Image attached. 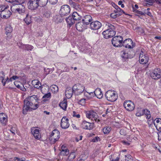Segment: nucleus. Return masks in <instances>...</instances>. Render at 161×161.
Segmentation results:
<instances>
[{
  "label": "nucleus",
  "instance_id": "f257e3e1",
  "mask_svg": "<svg viewBox=\"0 0 161 161\" xmlns=\"http://www.w3.org/2000/svg\"><path fill=\"white\" fill-rule=\"evenodd\" d=\"M40 100L38 95H33L26 98L24 101L23 114H26L28 111L37 109L40 103Z\"/></svg>",
  "mask_w": 161,
  "mask_h": 161
},
{
  "label": "nucleus",
  "instance_id": "f03ea898",
  "mask_svg": "<svg viewBox=\"0 0 161 161\" xmlns=\"http://www.w3.org/2000/svg\"><path fill=\"white\" fill-rule=\"evenodd\" d=\"M106 99L111 102L116 101L118 98V94L116 92L112 90L108 91L105 93Z\"/></svg>",
  "mask_w": 161,
  "mask_h": 161
},
{
  "label": "nucleus",
  "instance_id": "7ed1b4c3",
  "mask_svg": "<svg viewBox=\"0 0 161 161\" xmlns=\"http://www.w3.org/2000/svg\"><path fill=\"white\" fill-rule=\"evenodd\" d=\"M148 56L144 49H142L140 52L139 57L140 63L142 64H146L148 61Z\"/></svg>",
  "mask_w": 161,
  "mask_h": 161
},
{
  "label": "nucleus",
  "instance_id": "20e7f679",
  "mask_svg": "<svg viewBox=\"0 0 161 161\" xmlns=\"http://www.w3.org/2000/svg\"><path fill=\"white\" fill-rule=\"evenodd\" d=\"M70 11V8L69 6L67 4L64 5L61 7L59 14L61 17H63L68 15Z\"/></svg>",
  "mask_w": 161,
  "mask_h": 161
},
{
  "label": "nucleus",
  "instance_id": "39448f33",
  "mask_svg": "<svg viewBox=\"0 0 161 161\" xmlns=\"http://www.w3.org/2000/svg\"><path fill=\"white\" fill-rule=\"evenodd\" d=\"M74 93L76 95H79L82 93L85 90L84 86L80 84H77L73 86Z\"/></svg>",
  "mask_w": 161,
  "mask_h": 161
},
{
  "label": "nucleus",
  "instance_id": "423d86ee",
  "mask_svg": "<svg viewBox=\"0 0 161 161\" xmlns=\"http://www.w3.org/2000/svg\"><path fill=\"white\" fill-rule=\"evenodd\" d=\"M60 133L58 130L55 129L51 133L50 138L51 144H54L60 138Z\"/></svg>",
  "mask_w": 161,
  "mask_h": 161
},
{
  "label": "nucleus",
  "instance_id": "0eeeda50",
  "mask_svg": "<svg viewBox=\"0 0 161 161\" xmlns=\"http://www.w3.org/2000/svg\"><path fill=\"white\" fill-rule=\"evenodd\" d=\"M123 41V37L121 36H114L112 38V43L114 47H121Z\"/></svg>",
  "mask_w": 161,
  "mask_h": 161
},
{
  "label": "nucleus",
  "instance_id": "6e6552de",
  "mask_svg": "<svg viewBox=\"0 0 161 161\" xmlns=\"http://www.w3.org/2000/svg\"><path fill=\"white\" fill-rule=\"evenodd\" d=\"M150 76L153 79H158L161 77V70L159 68L155 69L151 73Z\"/></svg>",
  "mask_w": 161,
  "mask_h": 161
},
{
  "label": "nucleus",
  "instance_id": "1a4fd4ad",
  "mask_svg": "<svg viewBox=\"0 0 161 161\" xmlns=\"http://www.w3.org/2000/svg\"><path fill=\"white\" fill-rule=\"evenodd\" d=\"M123 105L125 108L129 111H133L135 108L134 103L130 100L125 101Z\"/></svg>",
  "mask_w": 161,
  "mask_h": 161
},
{
  "label": "nucleus",
  "instance_id": "9d476101",
  "mask_svg": "<svg viewBox=\"0 0 161 161\" xmlns=\"http://www.w3.org/2000/svg\"><path fill=\"white\" fill-rule=\"evenodd\" d=\"M94 124L93 123H91L84 120L82 122L80 127L84 129L91 130L94 128Z\"/></svg>",
  "mask_w": 161,
  "mask_h": 161
},
{
  "label": "nucleus",
  "instance_id": "9b49d317",
  "mask_svg": "<svg viewBox=\"0 0 161 161\" xmlns=\"http://www.w3.org/2000/svg\"><path fill=\"white\" fill-rule=\"evenodd\" d=\"M10 9L11 10H17L19 14L24 13L25 11V7L22 4H19L18 5H14L12 6Z\"/></svg>",
  "mask_w": 161,
  "mask_h": 161
},
{
  "label": "nucleus",
  "instance_id": "f8f14e48",
  "mask_svg": "<svg viewBox=\"0 0 161 161\" xmlns=\"http://www.w3.org/2000/svg\"><path fill=\"white\" fill-rule=\"evenodd\" d=\"M101 26V23L98 21L92 22L90 24V28L93 30H97L100 29Z\"/></svg>",
  "mask_w": 161,
  "mask_h": 161
},
{
  "label": "nucleus",
  "instance_id": "ddd939ff",
  "mask_svg": "<svg viewBox=\"0 0 161 161\" xmlns=\"http://www.w3.org/2000/svg\"><path fill=\"white\" fill-rule=\"evenodd\" d=\"M31 132L36 139L39 140L41 138V135L39 129L33 127L31 129Z\"/></svg>",
  "mask_w": 161,
  "mask_h": 161
},
{
  "label": "nucleus",
  "instance_id": "4468645a",
  "mask_svg": "<svg viewBox=\"0 0 161 161\" xmlns=\"http://www.w3.org/2000/svg\"><path fill=\"white\" fill-rule=\"evenodd\" d=\"M28 7L31 9H35L39 6L37 0H30L28 3Z\"/></svg>",
  "mask_w": 161,
  "mask_h": 161
},
{
  "label": "nucleus",
  "instance_id": "2eb2a0df",
  "mask_svg": "<svg viewBox=\"0 0 161 161\" xmlns=\"http://www.w3.org/2000/svg\"><path fill=\"white\" fill-rule=\"evenodd\" d=\"M122 46L126 48H131L133 47V41L130 39H125L123 42Z\"/></svg>",
  "mask_w": 161,
  "mask_h": 161
},
{
  "label": "nucleus",
  "instance_id": "dca6fc26",
  "mask_svg": "<svg viewBox=\"0 0 161 161\" xmlns=\"http://www.w3.org/2000/svg\"><path fill=\"white\" fill-rule=\"evenodd\" d=\"M8 9H3V11L1 12L0 16L3 19H7L9 18L12 14L11 12Z\"/></svg>",
  "mask_w": 161,
  "mask_h": 161
},
{
  "label": "nucleus",
  "instance_id": "f3484780",
  "mask_svg": "<svg viewBox=\"0 0 161 161\" xmlns=\"http://www.w3.org/2000/svg\"><path fill=\"white\" fill-rule=\"evenodd\" d=\"M69 119L66 117H64L61 120V126L62 129H66L69 127Z\"/></svg>",
  "mask_w": 161,
  "mask_h": 161
},
{
  "label": "nucleus",
  "instance_id": "a211bd4d",
  "mask_svg": "<svg viewBox=\"0 0 161 161\" xmlns=\"http://www.w3.org/2000/svg\"><path fill=\"white\" fill-rule=\"evenodd\" d=\"M0 121L3 125H6L8 122V117L3 113H0Z\"/></svg>",
  "mask_w": 161,
  "mask_h": 161
},
{
  "label": "nucleus",
  "instance_id": "6ab92c4d",
  "mask_svg": "<svg viewBox=\"0 0 161 161\" xmlns=\"http://www.w3.org/2000/svg\"><path fill=\"white\" fill-rule=\"evenodd\" d=\"M73 93H74L73 88L70 87H67L65 91V95L68 98L72 97Z\"/></svg>",
  "mask_w": 161,
  "mask_h": 161
},
{
  "label": "nucleus",
  "instance_id": "aec40b11",
  "mask_svg": "<svg viewBox=\"0 0 161 161\" xmlns=\"http://www.w3.org/2000/svg\"><path fill=\"white\" fill-rule=\"evenodd\" d=\"M92 20V17L90 15H86L82 19L83 23L86 25H88L89 22Z\"/></svg>",
  "mask_w": 161,
  "mask_h": 161
},
{
  "label": "nucleus",
  "instance_id": "412c9836",
  "mask_svg": "<svg viewBox=\"0 0 161 161\" xmlns=\"http://www.w3.org/2000/svg\"><path fill=\"white\" fill-rule=\"evenodd\" d=\"M31 83L34 87L37 89L40 88L42 86L41 83L37 80H32Z\"/></svg>",
  "mask_w": 161,
  "mask_h": 161
},
{
  "label": "nucleus",
  "instance_id": "4be33fe9",
  "mask_svg": "<svg viewBox=\"0 0 161 161\" xmlns=\"http://www.w3.org/2000/svg\"><path fill=\"white\" fill-rule=\"evenodd\" d=\"M95 95L99 99H101L103 97V94L101 90L99 88H97L94 92Z\"/></svg>",
  "mask_w": 161,
  "mask_h": 161
},
{
  "label": "nucleus",
  "instance_id": "5701e85b",
  "mask_svg": "<svg viewBox=\"0 0 161 161\" xmlns=\"http://www.w3.org/2000/svg\"><path fill=\"white\" fill-rule=\"evenodd\" d=\"M59 105L63 109L66 110L67 106L66 100L64 99L62 101L59 103Z\"/></svg>",
  "mask_w": 161,
  "mask_h": 161
},
{
  "label": "nucleus",
  "instance_id": "b1692460",
  "mask_svg": "<svg viewBox=\"0 0 161 161\" xmlns=\"http://www.w3.org/2000/svg\"><path fill=\"white\" fill-rule=\"evenodd\" d=\"M51 97V95L50 92L46 94L42 97V98L43 99V100L42 102H43L42 103H43L44 102L48 101L50 99Z\"/></svg>",
  "mask_w": 161,
  "mask_h": 161
},
{
  "label": "nucleus",
  "instance_id": "393cba45",
  "mask_svg": "<svg viewBox=\"0 0 161 161\" xmlns=\"http://www.w3.org/2000/svg\"><path fill=\"white\" fill-rule=\"evenodd\" d=\"M86 117L92 120L93 117L97 116V113L93 111L88 112L86 114Z\"/></svg>",
  "mask_w": 161,
  "mask_h": 161
},
{
  "label": "nucleus",
  "instance_id": "a878e982",
  "mask_svg": "<svg viewBox=\"0 0 161 161\" xmlns=\"http://www.w3.org/2000/svg\"><path fill=\"white\" fill-rule=\"evenodd\" d=\"M68 24L70 26L72 25L75 23V20L72 16H69L66 19Z\"/></svg>",
  "mask_w": 161,
  "mask_h": 161
},
{
  "label": "nucleus",
  "instance_id": "bb28decb",
  "mask_svg": "<svg viewBox=\"0 0 161 161\" xmlns=\"http://www.w3.org/2000/svg\"><path fill=\"white\" fill-rule=\"evenodd\" d=\"M83 24V22H78L77 23L76 25V29L80 31H82L84 29V27Z\"/></svg>",
  "mask_w": 161,
  "mask_h": 161
},
{
  "label": "nucleus",
  "instance_id": "cd10ccee",
  "mask_svg": "<svg viewBox=\"0 0 161 161\" xmlns=\"http://www.w3.org/2000/svg\"><path fill=\"white\" fill-rule=\"evenodd\" d=\"M39 6L44 7L45 6L48 2V0H37Z\"/></svg>",
  "mask_w": 161,
  "mask_h": 161
},
{
  "label": "nucleus",
  "instance_id": "c85d7f7f",
  "mask_svg": "<svg viewBox=\"0 0 161 161\" xmlns=\"http://www.w3.org/2000/svg\"><path fill=\"white\" fill-rule=\"evenodd\" d=\"M72 16L75 21L79 20L81 18V17L76 12H73Z\"/></svg>",
  "mask_w": 161,
  "mask_h": 161
},
{
  "label": "nucleus",
  "instance_id": "c756f323",
  "mask_svg": "<svg viewBox=\"0 0 161 161\" xmlns=\"http://www.w3.org/2000/svg\"><path fill=\"white\" fill-rule=\"evenodd\" d=\"M75 157V152H71L68 156V160L69 161H73Z\"/></svg>",
  "mask_w": 161,
  "mask_h": 161
},
{
  "label": "nucleus",
  "instance_id": "7c9ffc66",
  "mask_svg": "<svg viewBox=\"0 0 161 161\" xmlns=\"http://www.w3.org/2000/svg\"><path fill=\"white\" fill-rule=\"evenodd\" d=\"M17 81H15L14 82V84L17 87V88L19 89L22 91L25 92L26 91V88L24 86L22 85V84L19 85L17 84L18 83Z\"/></svg>",
  "mask_w": 161,
  "mask_h": 161
},
{
  "label": "nucleus",
  "instance_id": "2f4dec72",
  "mask_svg": "<svg viewBox=\"0 0 161 161\" xmlns=\"http://www.w3.org/2000/svg\"><path fill=\"white\" fill-rule=\"evenodd\" d=\"M121 57L123 61H125L129 57L128 54L125 51H122Z\"/></svg>",
  "mask_w": 161,
  "mask_h": 161
},
{
  "label": "nucleus",
  "instance_id": "473e14b6",
  "mask_svg": "<svg viewBox=\"0 0 161 161\" xmlns=\"http://www.w3.org/2000/svg\"><path fill=\"white\" fill-rule=\"evenodd\" d=\"M31 15H29L28 14H27L26 15V17L24 20L27 25H29L31 23Z\"/></svg>",
  "mask_w": 161,
  "mask_h": 161
},
{
  "label": "nucleus",
  "instance_id": "72a5a7b5",
  "mask_svg": "<svg viewBox=\"0 0 161 161\" xmlns=\"http://www.w3.org/2000/svg\"><path fill=\"white\" fill-rule=\"evenodd\" d=\"M111 130V128L109 126H106L103 128L102 130L104 134H108Z\"/></svg>",
  "mask_w": 161,
  "mask_h": 161
},
{
  "label": "nucleus",
  "instance_id": "f704fd0d",
  "mask_svg": "<svg viewBox=\"0 0 161 161\" xmlns=\"http://www.w3.org/2000/svg\"><path fill=\"white\" fill-rule=\"evenodd\" d=\"M143 115L145 114L146 116V118L150 119L151 117L150 112L147 109H143Z\"/></svg>",
  "mask_w": 161,
  "mask_h": 161
},
{
  "label": "nucleus",
  "instance_id": "c9c22d12",
  "mask_svg": "<svg viewBox=\"0 0 161 161\" xmlns=\"http://www.w3.org/2000/svg\"><path fill=\"white\" fill-rule=\"evenodd\" d=\"M51 14V12L49 10H47L44 11L43 14V16L44 17L49 18L50 17Z\"/></svg>",
  "mask_w": 161,
  "mask_h": 161
},
{
  "label": "nucleus",
  "instance_id": "e433bc0d",
  "mask_svg": "<svg viewBox=\"0 0 161 161\" xmlns=\"http://www.w3.org/2000/svg\"><path fill=\"white\" fill-rule=\"evenodd\" d=\"M106 25L108 26V29L107 30H109L111 31H115V27L114 25L108 23Z\"/></svg>",
  "mask_w": 161,
  "mask_h": 161
},
{
  "label": "nucleus",
  "instance_id": "4c0bfd02",
  "mask_svg": "<svg viewBox=\"0 0 161 161\" xmlns=\"http://www.w3.org/2000/svg\"><path fill=\"white\" fill-rule=\"evenodd\" d=\"M60 17L59 16H56L54 18V19H55V21L57 23H60L63 21L64 19L63 17H61V18H60Z\"/></svg>",
  "mask_w": 161,
  "mask_h": 161
},
{
  "label": "nucleus",
  "instance_id": "58836bf2",
  "mask_svg": "<svg viewBox=\"0 0 161 161\" xmlns=\"http://www.w3.org/2000/svg\"><path fill=\"white\" fill-rule=\"evenodd\" d=\"M9 8V6L6 4L0 5V12H2L4 9H8Z\"/></svg>",
  "mask_w": 161,
  "mask_h": 161
},
{
  "label": "nucleus",
  "instance_id": "ea45409f",
  "mask_svg": "<svg viewBox=\"0 0 161 161\" xmlns=\"http://www.w3.org/2000/svg\"><path fill=\"white\" fill-rule=\"evenodd\" d=\"M5 30L7 33H10L12 32L13 29L10 25H8L6 27Z\"/></svg>",
  "mask_w": 161,
  "mask_h": 161
},
{
  "label": "nucleus",
  "instance_id": "a19ab883",
  "mask_svg": "<svg viewBox=\"0 0 161 161\" xmlns=\"http://www.w3.org/2000/svg\"><path fill=\"white\" fill-rule=\"evenodd\" d=\"M111 31L109 30H105L104 31L103 33L102 34L104 36V37L105 38L107 39V36H108V35L109 34V33Z\"/></svg>",
  "mask_w": 161,
  "mask_h": 161
},
{
  "label": "nucleus",
  "instance_id": "79ce46f5",
  "mask_svg": "<svg viewBox=\"0 0 161 161\" xmlns=\"http://www.w3.org/2000/svg\"><path fill=\"white\" fill-rule=\"evenodd\" d=\"M132 8L133 12H135L136 14H139L141 15H145V14L143 13V12L138 10L137 9H135V7H134L133 6H132Z\"/></svg>",
  "mask_w": 161,
  "mask_h": 161
},
{
  "label": "nucleus",
  "instance_id": "37998d69",
  "mask_svg": "<svg viewBox=\"0 0 161 161\" xmlns=\"http://www.w3.org/2000/svg\"><path fill=\"white\" fill-rule=\"evenodd\" d=\"M69 153V151L68 149L62 150H61L60 152V154L63 155H67Z\"/></svg>",
  "mask_w": 161,
  "mask_h": 161
},
{
  "label": "nucleus",
  "instance_id": "c03bdc74",
  "mask_svg": "<svg viewBox=\"0 0 161 161\" xmlns=\"http://www.w3.org/2000/svg\"><path fill=\"white\" fill-rule=\"evenodd\" d=\"M125 161H133L132 157L130 155H125Z\"/></svg>",
  "mask_w": 161,
  "mask_h": 161
},
{
  "label": "nucleus",
  "instance_id": "a18cd8bd",
  "mask_svg": "<svg viewBox=\"0 0 161 161\" xmlns=\"http://www.w3.org/2000/svg\"><path fill=\"white\" fill-rule=\"evenodd\" d=\"M154 124L156 129L159 131L161 132V121L160 123L156 124L155 122H154Z\"/></svg>",
  "mask_w": 161,
  "mask_h": 161
},
{
  "label": "nucleus",
  "instance_id": "49530a36",
  "mask_svg": "<svg viewBox=\"0 0 161 161\" xmlns=\"http://www.w3.org/2000/svg\"><path fill=\"white\" fill-rule=\"evenodd\" d=\"M143 115V110L139 109L138 110L136 113V115L138 117L141 116Z\"/></svg>",
  "mask_w": 161,
  "mask_h": 161
},
{
  "label": "nucleus",
  "instance_id": "de8ad7c7",
  "mask_svg": "<svg viewBox=\"0 0 161 161\" xmlns=\"http://www.w3.org/2000/svg\"><path fill=\"white\" fill-rule=\"evenodd\" d=\"M115 34L116 32L115 31H111L110 32H109L108 36H107V39L113 37L115 35Z\"/></svg>",
  "mask_w": 161,
  "mask_h": 161
},
{
  "label": "nucleus",
  "instance_id": "09e8293b",
  "mask_svg": "<svg viewBox=\"0 0 161 161\" xmlns=\"http://www.w3.org/2000/svg\"><path fill=\"white\" fill-rule=\"evenodd\" d=\"M51 90L54 93L57 92L58 91V88L57 86L53 85L51 87Z\"/></svg>",
  "mask_w": 161,
  "mask_h": 161
},
{
  "label": "nucleus",
  "instance_id": "8fccbe9b",
  "mask_svg": "<svg viewBox=\"0 0 161 161\" xmlns=\"http://www.w3.org/2000/svg\"><path fill=\"white\" fill-rule=\"evenodd\" d=\"M33 48V46L29 45H26L25 46L24 49L27 50H31Z\"/></svg>",
  "mask_w": 161,
  "mask_h": 161
},
{
  "label": "nucleus",
  "instance_id": "3c124183",
  "mask_svg": "<svg viewBox=\"0 0 161 161\" xmlns=\"http://www.w3.org/2000/svg\"><path fill=\"white\" fill-rule=\"evenodd\" d=\"M114 13H115V14H120V15H121L123 13L125 14V12L124 11L121 9V10H118V11L117 10V9H115L114 11Z\"/></svg>",
  "mask_w": 161,
  "mask_h": 161
},
{
  "label": "nucleus",
  "instance_id": "603ef678",
  "mask_svg": "<svg viewBox=\"0 0 161 161\" xmlns=\"http://www.w3.org/2000/svg\"><path fill=\"white\" fill-rule=\"evenodd\" d=\"M120 16V14H115V13H112L110 14V17L113 19H115Z\"/></svg>",
  "mask_w": 161,
  "mask_h": 161
},
{
  "label": "nucleus",
  "instance_id": "864d4df0",
  "mask_svg": "<svg viewBox=\"0 0 161 161\" xmlns=\"http://www.w3.org/2000/svg\"><path fill=\"white\" fill-rule=\"evenodd\" d=\"M86 103V99L84 98H82L78 102L79 104L81 105H84Z\"/></svg>",
  "mask_w": 161,
  "mask_h": 161
},
{
  "label": "nucleus",
  "instance_id": "5fc2aeb1",
  "mask_svg": "<svg viewBox=\"0 0 161 161\" xmlns=\"http://www.w3.org/2000/svg\"><path fill=\"white\" fill-rule=\"evenodd\" d=\"M71 6L73 7V8L76 9H77L78 8H79V5L78 4L75 3V2L73 3L71 5Z\"/></svg>",
  "mask_w": 161,
  "mask_h": 161
},
{
  "label": "nucleus",
  "instance_id": "6e6d98bb",
  "mask_svg": "<svg viewBox=\"0 0 161 161\" xmlns=\"http://www.w3.org/2000/svg\"><path fill=\"white\" fill-rule=\"evenodd\" d=\"M84 96L86 97L88 99H90L91 98V96L89 95V92H88L85 91H84Z\"/></svg>",
  "mask_w": 161,
  "mask_h": 161
},
{
  "label": "nucleus",
  "instance_id": "4d7b16f0",
  "mask_svg": "<svg viewBox=\"0 0 161 161\" xmlns=\"http://www.w3.org/2000/svg\"><path fill=\"white\" fill-rule=\"evenodd\" d=\"M98 118L99 117H98V115L97 114V116H94L92 119V120H94L95 121V122L97 123L99 122L100 121V119H98Z\"/></svg>",
  "mask_w": 161,
  "mask_h": 161
},
{
  "label": "nucleus",
  "instance_id": "13d9d810",
  "mask_svg": "<svg viewBox=\"0 0 161 161\" xmlns=\"http://www.w3.org/2000/svg\"><path fill=\"white\" fill-rule=\"evenodd\" d=\"M5 75L4 72L3 71L0 72V79H3V80L4 79Z\"/></svg>",
  "mask_w": 161,
  "mask_h": 161
},
{
  "label": "nucleus",
  "instance_id": "bf43d9fd",
  "mask_svg": "<svg viewBox=\"0 0 161 161\" xmlns=\"http://www.w3.org/2000/svg\"><path fill=\"white\" fill-rule=\"evenodd\" d=\"M73 117H75L78 118L80 117V115L79 114H77L76 112L74 111L73 112Z\"/></svg>",
  "mask_w": 161,
  "mask_h": 161
},
{
  "label": "nucleus",
  "instance_id": "052dcab7",
  "mask_svg": "<svg viewBox=\"0 0 161 161\" xmlns=\"http://www.w3.org/2000/svg\"><path fill=\"white\" fill-rule=\"evenodd\" d=\"M112 5L114 7L115 9H117L118 11V10H121V8H119L118 5L115 4L114 3L112 4Z\"/></svg>",
  "mask_w": 161,
  "mask_h": 161
},
{
  "label": "nucleus",
  "instance_id": "680f3d73",
  "mask_svg": "<svg viewBox=\"0 0 161 161\" xmlns=\"http://www.w3.org/2000/svg\"><path fill=\"white\" fill-rule=\"evenodd\" d=\"M82 136H77L75 138V140L77 142H78L80 140H81L82 139Z\"/></svg>",
  "mask_w": 161,
  "mask_h": 161
},
{
  "label": "nucleus",
  "instance_id": "e2e57ef3",
  "mask_svg": "<svg viewBox=\"0 0 161 161\" xmlns=\"http://www.w3.org/2000/svg\"><path fill=\"white\" fill-rule=\"evenodd\" d=\"M17 45L19 46V47L21 48L24 49L25 46V45H23L22 43L19 42L17 43Z\"/></svg>",
  "mask_w": 161,
  "mask_h": 161
},
{
  "label": "nucleus",
  "instance_id": "0e129e2a",
  "mask_svg": "<svg viewBox=\"0 0 161 161\" xmlns=\"http://www.w3.org/2000/svg\"><path fill=\"white\" fill-rule=\"evenodd\" d=\"M145 1L149 3L148 4L149 5H152L154 2V0H145Z\"/></svg>",
  "mask_w": 161,
  "mask_h": 161
},
{
  "label": "nucleus",
  "instance_id": "69168bd1",
  "mask_svg": "<svg viewBox=\"0 0 161 161\" xmlns=\"http://www.w3.org/2000/svg\"><path fill=\"white\" fill-rule=\"evenodd\" d=\"M154 122H155L153 118L148 120V123L149 125H151L153 123H154Z\"/></svg>",
  "mask_w": 161,
  "mask_h": 161
},
{
  "label": "nucleus",
  "instance_id": "338daca9",
  "mask_svg": "<svg viewBox=\"0 0 161 161\" xmlns=\"http://www.w3.org/2000/svg\"><path fill=\"white\" fill-rule=\"evenodd\" d=\"M143 11V13L145 14V15L146 14H147L148 15L150 16H152L151 13L149 11Z\"/></svg>",
  "mask_w": 161,
  "mask_h": 161
},
{
  "label": "nucleus",
  "instance_id": "774afa93",
  "mask_svg": "<svg viewBox=\"0 0 161 161\" xmlns=\"http://www.w3.org/2000/svg\"><path fill=\"white\" fill-rule=\"evenodd\" d=\"M120 133L122 135H125L126 134V132L125 130L121 129L120 131Z\"/></svg>",
  "mask_w": 161,
  "mask_h": 161
}]
</instances>
